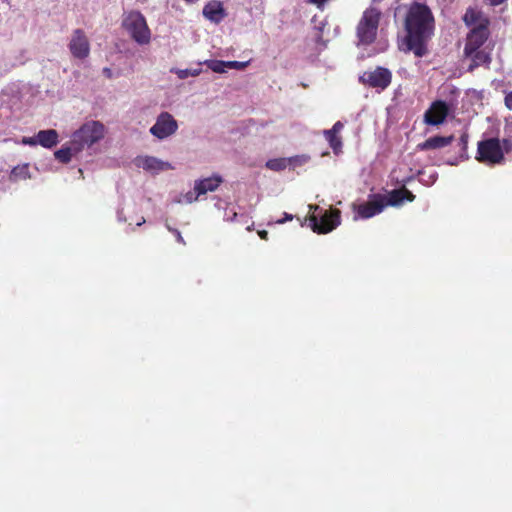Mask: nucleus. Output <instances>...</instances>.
Listing matches in <instances>:
<instances>
[{
  "instance_id": "nucleus-8",
  "label": "nucleus",
  "mask_w": 512,
  "mask_h": 512,
  "mask_svg": "<svg viewBox=\"0 0 512 512\" xmlns=\"http://www.w3.org/2000/svg\"><path fill=\"white\" fill-rule=\"evenodd\" d=\"M490 20H484L483 25H477L473 27L467 34L464 54H470L476 51L478 48H482L490 36L489 31Z\"/></svg>"
},
{
  "instance_id": "nucleus-7",
  "label": "nucleus",
  "mask_w": 512,
  "mask_h": 512,
  "mask_svg": "<svg viewBox=\"0 0 512 512\" xmlns=\"http://www.w3.org/2000/svg\"><path fill=\"white\" fill-rule=\"evenodd\" d=\"M341 212L338 209L325 210L318 218L312 214L309 222L312 230L318 234H326L334 230L340 225Z\"/></svg>"
},
{
  "instance_id": "nucleus-2",
  "label": "nucleus",
  "mask_w": 512,
  "mask_h": 512,
  "mask_svg": "<svg viewBox=\"0 0 512 512\" xmlns=\"http://www.w3.org/2000/svg\"><path fill=\"white\" fill-rule=\"evenodd\" d=\"M105 134V127L99 121H89L84 123L72 135L71 144L75 151L82 150L85 146H92L100 141Z\"/></svg>"
},
{
  "instance_id": "nucleus-28",
  "label": "nucleus",
  "mask_w": 512,
  "mask_h": 512,
  "mask_svg": "<svg viewBox=\"0 0 512 512\" xmlns=\"http://www.w3.org/2000/svg\"><path fill=\"white\" fill-rule=\"evenodd\" d=\"M502 149H503V156L505 157V154H508L512 151V140L509 138H504L501 141Z\"/></svg>"
},
{
  "instance_id": "nucleus-39",
  "label": "nucleus",
  "mask_w": 512,
  "mask_h": 512,
  "mask_svg": "<svg viewBox=\"0 0 512 512\" xmlns=\"http://www.w3.org/2000/svg\"><path fill=\"white\" fill-rule=\"evenodd\" d=\"M184 1L189 4H194V3L198 2V0H184Z\"/></svg>"
},
{
  "instance_id": "nucleus-21",
  "label": "nucleus",
  "mask_w": 512,
  "mask_h": 512,
  "mask_svg": "<svg viewBox=\"0 0 512 512\" xmlns=\"http://www.w3.org/2000/svg\"><path fill=\"white\" fill-rule=\"evenodd\" d=\"M484 20H489L481 11L475 8H468L463 16V21L467 26L483 25Z\"/></svg>"
},
{
  "instance_id": "nucleus-16",
  "label": "nucleus",
  "mask_w": 512,
  "mask_h": 512,
  "mask_svg": "<svg viewBox=\"0 0 512 512\" xmlns=\"http://www.w3.org/2000/svg\"><path fill=\"white\" fill-rule=\"evenodd\" d=\"M454 140V136H433L425 141L418 143L416 149L419 151L440 149L450 145Z\"/></svg>"
},
{
  "instance_id": "nucleus-19",
  "label": "nucleus",
  "mask_w": 512,
  "mask_h": 512,
  "mask_svg": "<svg viewBox=\"0 0 512 512\" xmlns=\"http://www.w3.org/2000/svg\"><path fill=\"white\" fill-rule=\"evenodd\" d=\"M39 145L51 149L59 142V134L54 129L40 130L37 133Z\"/></svg>"
},
{
  "instance_id": "nucleus-33",
  "label": "nucleus",
  "mask_w": 512,
  "mask_h": 512,
  "mask_svg": "<svg viewBox=\"0 0 512 512\" xmlns=\"http://www.w3.org/2000/svg\"><path fill=\"white\" fill-rule=\"evenodd\" d=\"M173 232H174V234L176 235V239H177V241H178L179 243H181V244H185V241H184V239H183V237H182L181 233H180L178 230H176V229H175V230H173Z\"/></svg>"
},
{
  "instance_id": "nucleus-4",
  "label": "nucleus",
  "mask_w": 512,
  "mask_h": 512,
  "mask_svg": "<svg viewBox=\"0 0 512 512\" xmlns=\"http://www.w3.org/2000/svg\"><path fill=\"white\" fill-rule=\"evenodd\" d=\"M381 13L376 8H368L363 12L357 25V37L359 42L368 45L374 42L377 35Z\"/></svg>"
},
{
  "instance_id": "nucleus-32",
  "label": "nucleus",
  "mask_w": 512,
  "mask_h": 512,
  "mask_svg": "<svg viewBox=\"0 0 512 512\" xmlns=\"http://www.w3.org/2000/svg\"><path fill=\"white\" fill-rule=\"evenodd\" d=\"M189 75H190V70H188V69L180 70V71L178 72V76H179V78H181V79H184V78L188 77Z\"/></svg>"
},
{
  "instance_id": "nucleus-24",
  "label": "nucleus",
  "mask_w": 512,
  "mask_h": 512,
  "mask_svg": "<svg viewBox=\"0 0 512 512\" xmlns=\"http://www.w3.org/2000/svg\"><path fill=\"white\" fill-rule=\"evenodd\" d=\"M55 158L61 163H68L72 158V148L71 147H63L55 152Z\"/></svg>"
},
{
  "instance_id": "nucleus-13",
  "label": "nucleus",
  "mask_w": 512,
  "mask_h": 512,
  "mask_svg": "<svg viewBox=\"0 0 512 512\" xmlns=\"http://www.w3.org/2000/svg\"><path fill=\"white\" fill-rule=\"evenodd\" d=\"M450 107L443 100H436L424 113V122L427 125L437 126L442 124L449 115Z\"/></svg>"
},
{
  "instance_id": "nucleus-12",
  "label": "nucleus",
  "mask_w": 512,
  "mask_h": 512,
  "mask_svg": "<svg viewBox=\"0 0 512 512\" xmlns=\"http://www.w3.org/2000/svg\"><path fill=\"white\" fill-rule=\"evenodd\" d=\"M68 46L72 56L77 59H85L90 54V43L82 29L73 31Z\"/></svg>"
},
{
  "instance_id": "nucleus-18",
  "label": "nucleus",
  "mask_w": 512,
  "mask_h": 512,
  "mask_svg": "<svg viewBox=\"0 0 512 512\" xmlns=\"http://www.w3.org/2000/svg\"><path fill=\"white\" fill-rule=\"evenodd\" d=\"M343 127V123L341 121H337L331 129L324 131L325 139L328 141L330 147L335 153H338L342 148V140L338 134L341 132Z\"/></svg>"
},
{
  "instance_id": "nucleus-31",
  "label": "nucleus",
  "mask_w": 512,
  "mask_h": 512,
  "mask_svg": "<svg viewBox=\"0 0 512 512\" xmlns=\"http://www.w3.org/2000/svg\"><path fill=\"white\" fill-rule=\"evenodd\" d=\"M293 219V215L289 213H284V217L282 219H278L276 221L277 224H284L287 221H291Z\"/></svg>"
},
{
  "instance_id": "nucleus-23",
  "label": "nucleus",
  "mask_w": 512,
  "mask_h": 512,
  "mask_svg": "<svg viewBox=\"0 0 512 512\" xmlns=\"http://www.w3.org/2000/svg\"><path fill=\"white\" fill-rule=\"evenodd\" d=\"M204 64L215 73H224L228 68L227 61L222 60H206Z\"/></svg>"
},
{
  "instance_id": "nucleus-11",
  "label": "nucleus",
  "mask_w": 512,
  "mask_h": 512,
  "mask_svg": "<svg viewBox=\"0 0 512 512\" xmlns=\"http://www.w3.org/2000/svg\"><path fill=\"white\" fill-rule=\"evenodd\" d=\"M222 182L223 179L219 175L196 180L194 184V191L188 192L186 194L187 202L192 203L196 201L201 195L215 191Z\"/></svg>"
},
{
  "instance_id": "nucleus-27",
  "label": "nucleus",
  "mask_w": 512,
  "mask_h": 512,
  "mask_svg": "<svg viewBox=\"0 0 512 512\" xmlns=\"http://www.w3.org/2000/svg\"><path fill=\"white\" fill-rule=\"evenodd\" d=\"M249 62H240V61H227V66L229 69L243 70L248 66Z\"/></svg>"
},
{
  "instance_id": "nucleus-17",
  "label": "nucleus",
  "mask_w": 512,
  "mask_h": 512,
  "mask_svg": "<svg viewBox=\"0 0 512 512\" xmlns=\"http://www.w3.org/2000/svg\"><path fill=\"white\" fill-rule=\"evenodd\" d=\"M203 16L211 22L218 24L226 17V12L221 2L212 1L204 6Z\"/></svg>"
},
{
  "instance_id": "nucleus-10",
  "label": "nucleus",
  "mask_w": 512,
  "mask_h": 512,
  "mask_svg": "<svg viewBox=\"0 0 512 512\" xmlns=\"http://www.w3.org/2000/svg\"><path fill=\"white\" fill-rule=\"evenodd\" d=\"M177 128L178 124L173 116L168 112H162L150 128V133L158 139H164L174 134Z\"/></svg>"
},
{
  "instance_id": "nucleus-36",
  "label": "nucleus",
  "mask_w": 512,
  "mask_h": 512,
  "mask_svg": "<svg viewBox=\"0 0 512 512\" xmlns=\"http://www.w3.org/2000/svg\"><path fill=\"white\" fill-rule=\"evenodd\" d=\"M103 73L108 77V78H111L112 77V71L110 68H104L103 69Z\"/></svg>"
},
{
  "instance_id": "nucleus-1",
  "label": "nucleus",
  "mask_w": 512,
  "mask_h": 512,
  "mask_svg": "<svg viewBox=\"0 0 512 512\" xmlns=\"http://www.w3.org/2000/svg\"><path fill=\"white\" fill-rule=\"evenodd\" d=\"M407 31L406 45L416 57H423L427 54V42L434 32V17L430 8L418 2L409 7L405 18Z\"/></svg>"
},
{
  "instance_id": "nucleus-5",
  "label": "nucleus",
  "mask_w": 512,
  "mask_h": 512,
  "mask_svg": "<svg viewBox=\"0 0 512 512\" xmlns=\"http://www.w3.org/2000/svg\"><path fill=\"white\" fill-rule=\"evenodd\" d=\"M476 160L487 165H499L505 160L501 140L499 138H487L477 144Z\"/></svg>"
},
{
  "instance_id": "nucleus-15",
  "label": "nucleus",
  "mask_w": 512,
  "mask_h": 512,
  "mask_svg": "<svg viewBox=\"0 0 512 512\" xmlns=\"http://www.w3.org/2000/svg\"><path fill=\"white\" fill-rule=\"evenodd\" d=\"M464 56L471 60V63L467 68L468 72H473L476 68L480 66H485L489 68L492 62L491 53L485 48H478L473 53L464 54Z\"/></svg>"
},
{
  "instance_id": "nucleus-22",
  "label": "nucleus",
  "mask_w": 512,
  "mask_h": 512,
  "mask_svg": "<svg viewBox=\"0 0 512 512\" xmlns=\"http://www.w3.org/2000/svg\"><path fill=\"white\" fill-rule=\"evenodd\" d=\"M11 179L13 180H19V179H27L30 177V174H29V165L28 164H23V165H18L16 167H14L11 171V175H10Z\"/></svg>"
},
{
  "instance_id": "nucleus-20",
  "label": "nucleus",
  "mask_w": 512,
  "mask_h": 512,
  "mask_svg": "<svg viewBox=\"0 0 512 512\" xmlns=\"http://www.w3.org/2000/svg\"><path fill=\"white\" fill-rule=\"evenodd\" d=\"M140 166L147 171L158 172L168 170L171 165L152 156H146L141 160Z\"/></svg>"
},
{
  "instance_id": "nucleus-35",
  "label": "nucleus",
  "mask_w": 512,
  "mask_h": 512,
  "mask_svg": "<svg viewBox=\"0 0 512 512\" xmlns=\"http://www.w3.org/2000/svg\"><path fill=\"white\" fill-rule=\"evenodd\" d=\"M327 0H309V2L321 7Z\"/></svg>"
},
{
  "instance_id": "nucleus-29",
  "label": "nucleus",
  "mask_w": 512,
  "mask_h": 512,
  "mask_svg": "<svg viewBox=\"0 0 512 512\" xmlns=\"http://www.w3.org/2000/svg\"><path fill=\"white\" fill-rule=\"evenodd\" d=\"M37 139H38L37 134L34 137H24L22 139V143L29 145V146H36V145H39V142L37 141Z\"/></svg>"
},
{
  "instance_id": "nucleus-26",
  "label": "nucleus",
  "mask_w": 512,
  "mask_h": 512,
  "mask_svg": "<svg viewBox=\"0 0 512 512\" xmlns=\"http://www.w3.org/2000/svg\"><path fill=\"white\" fill-rule=\"evenodd\" d=\"M468 134L464 133L461 135L460 139H459V145H460V148H461V154H460V157L462 159H467L468 158V155H467V148H468Z\"/></svg>"
},
{
  "instance_id": "nucleus-6",
  "label": "nucleus",
  "mask_w": 512,
  "mask_h": 512,
  "mask_svg": "<svg viewBox=\"0 0 512 512\" xmlns=\"http://www.w3.org/2000/svg\"><path fill=\"white\" fill-rule=\"evenodd\" d=\"M359 82L369 88L383 91L391 84L392 73L388 68L378 66L374 70L364 71L359 76Z\"/></svg>"
},
{
  "instance_id": "nucleus-30",
  "label": "nucleus",
  "mask_w": 512,
  "mask_h": 512,
  "mask_svg": "<svg viewBox=\"0 0 512 512\" xmlns=\"http://www.w3.org/2000/svg\"><path fill=\"white\" fill-rule=\"evenodd\" d=\"M504 102H505V105L508 109H512V90L506 94L505 98H504Z\"/></svg>"
},
{
  "instance_id": "nucleus-40",
  "label": "nucleus",
  "mask_w": 512,
  "mask_h": 512,
  "mask_svg": "<svg viewBox=\"0 0 512 512\" xmlns=\"http://www.w3.org/2000/svg\"><path fill=\"white\" fill-rule=\"evenodd\" d=\"M144 222H145V219H144V218H142V221H141V222H138V224H137V225H141V224H142V223H144Z\"/></svg>"
},
{
  "instance_id": "nucleus-37",
  "label": "nucleus",
  "mask_w": 512,
  "mask_h": 512,
  "mask_svg": "<svg viewBox=\"0 0 512 512\" xmlns=\"http://www.w3.org/2000/svg\"><path fill=\"white\" fill-rule=\"evenodd\" d=\"M199 73H200V70H192V71L190 70L191 76H197V75H199Z\"/></svg>"
},
{
  "instance_id": "nucleus-3",
  "label": "nucleus",
  "mask_w": 512,
  "mask_h": 512,
  "mask_svg": "<svg viewBox=\"0 0 512 512\" xmlns=\"http://www.w3.org/2000/svg\"><path fill=\"white\" fill-rule=\"evenodd\" d=\"M123 28L130 37L139 45H146L151 40V31L144 15L140 11H130L123 18Z\"/></svg>"
},
{
  "instance_id": "nucleus-9",
  "label": "nucleus",
  "mask_w": 512,
  "mask_h": 512,
  "mask_svg": "<svg viewBox=\"0 0 512 512\" xmlns=\"http://www.w3.org/2000/svg\"><path fill=\"white\" fill-rule=\"evenodd\" d=\"M386 207L385 195L376 193L370 194L368 201L359 205H354L358 217L362 219L371 218L377 214H380Z\"/></svg>"
},
{
  "instance_id": "nucleus-25",
  "label": "nucleus",
  "mask_w": 512,
  "mask_h": 512,
  "mask_svg": "<svg viewBox=\"0 0 512 512\" xmlns=\"http://www.w3.org/2000/svg\"><path fill=\"white\" fill-rule=\"evenodd\" d=\"M266 167L273 171H281L287 167V162H286V159H283V158L271 159V160L267 161Z\"/></svg>"
},
{
  "instance_id": "nucleus-38",
  "label": "nucleus",
  "mask_w": 512,
  "mask_h": 512,
  "mask_svg": "<svg viewBox=\"0 0 512 512\" xmlns=\"http://www.w3.org/2000/svg\"><path fill=\"white\" fill-rule=\"evenodd\" d=\"M309 208H310V210H314V211L320 210V207L317 205H310Z\"/></svg>"
},
{
  "instance_id": "nucleus-14",
  "label": "nucleus",
  "mask_w": 512,
  "mask_h": 512,
  "mask_svg": "<svg viewBox=\"0 0 512 512\" xmlns=\"http://www.w3.org/2000/svg\"><path fill=\"white\" fill-rule=\"evenodd\" d=\"M415 199V195L408 190L406 187H401L399 189H393L385 196L386 206L399 207L405 201L413 202Z\"/></svg>"
},
{
  "instance_id": "nucleus-34",
  "label": "nucleus",
  "mask_w": 512,
  "mask_h": 512,
  "mask_svg": "<svg viewBox=\"0 0 512 512\" xmlns=\"http://www.w3.org/2000/svg\"><path fill=\"white\" fill-rule=\"evenodd\" d=\"M258 235L263 240H268V232L266 230L258 231Z\"/></svg>"
}]
</instances>
